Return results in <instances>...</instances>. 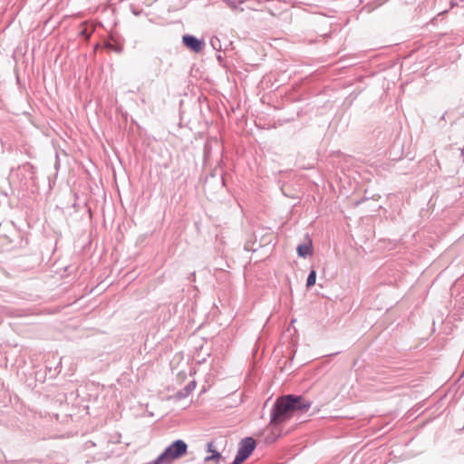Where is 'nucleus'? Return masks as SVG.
Returning <instances> with one entry per match:
<instances>
[{
	"label": "nucleus",
	"instance_id": "0eeeda50",
	"mask_svg": "<svg viewBox=\"0 0 464 464\" xmlns=\"http://www.w3.org/2000/svg\"><path fill=\"white\" fill-rule=\"evenodd\" d=\"M315 281H316V272H315V270H311L308 275V277H307L306 287L309 288V287L313 286L315 284Z\"/></svg>",
	"mask_w": 464,
	"mask_h": 464
},
{
	"label": "nucleus",
	"instance_id": "7ed1b4c3",
	"mask_svg": "<svg viewBox=\"0 0 464 464\" xmlns=\"http://www.w3.org/2000/svg\"><path fill=\"white\" fill-rule=\"evenodd\" d=\"M256 448V441L251 437H246L239 442L237 453L232 464H240L244 462Z\"/></svg>",
	"mask_w": 464,
	"mask_h": 464
},
{
	"label": "nucleus",
	"instance_id": "f257e3e1",
	"mask_svg": "<svg viewBox=\"0 0 464 464\" xmlns=\"http://www.w3.org/2000/svg\"><path fill=\"white\" fill-rule=\"evenodd\" d=\"M312 401L304 396L287 394L276 399L271 410L270 426L276 428L287 421L295 411L307 412Z\"/></svg>",
	"mask_w": 464,
	"mask_h": 464
},
{
	"label": "nucleus",
	"instance_id": "1a4fd4ad",
	"mask_svg": "<svg viewBox=\"0 0 464 464\" xmlns=\"http://www.w3.org/2000/svg\"><path fill=\"white\" fill-rule=\"evenodd\" d=\"M231 9L236 10L237 4L244 3L243 0H223Z\"/></svg>",
	"mask_w": 464,
	"mask_h": 464
},
{
	"label": "nucleus",
	"instance_id": "f03ea898",
	"mask_svg": "<svg viewBox=\"0 0 464 464\" xmlns=\"http://www.w3.org/2000/svg\"><path fill=\"white\" fill-rule=\"evenodd\" d=\"M188 452V445L182 440L173 441L166 450L160 454L162 459L166 464L180 459Z\"/></svg>",
	"mask_w": 464,
	"mask_h": 464
},
{
	"label": "nucleus",
	"instance_id": "20e7f679",
	"mask_svg": "<svg viewBox=\"0 0 464 464\" xmlns=\"http://www.w3.org/2000/svg\"><path fill=\"white\" fill-rule=\"evenodd\" d=\"M184 44L190 50L198 53L202 50L204 43L193 35L185 34L182 37Z\"/></svg>",
	"mask_w": 464,
	"mask_h": 464
},
{
	"label": "nucleus",
	"instance_id": "9d476101",
	"mask_svg": "<svg viewBox=\"0 0 464 464\" xmlns=\"http://www.w3.org/2000/svg\"><path fill=\"white\" fill-rule=\"evenodd\" d=\"M107 47H109V48H111V49L114 50L115 52H118V53H120V52H121V48L114 47L112 44H107Z\"/></svg>",
	"mask_w": 464,
	"mask_h": 464
},
{
	"label": "nucleus",
	"instance_id": "423d86ee",
	"mask_svg": "<svg viewBox=\"0 0 464 464\" xmlns=\"http://www.w3.org/2000/svg\"><path fill=\"white\" fill-rule=\"evenodd\" d=\"M208 451L211 452L212 455L208 456V457L205 458V461L206 462L210 461V460H218L221 458L220 453L216 451L213 449V443L212 442H208Z\"/></svg>",
	"mask_w": 464,
	"mask_h": 464
},
{
	"label": "nucleus",
	"instance_id": "6e6552de",
	"mask_svg": "<svg viewBox=\"0 0 464 464\" xmlns=\"http://www.w3.org/2000/svg\"><path fill=\"white\" fill-rule=\"evenodd\" d=\"M196 388V382L195 381H191L189 382L186 386L185 388L183 389L184 391V396H188L192 391H194Z\"/></svg>",
	"mask_w": 464,
	"mask_h": 464
},
{
	"label": "nucleus",
	"instance_id": "f8f14e48",
	"mask_svg": "<svg viewBox=\"0 0 464 464\" xmlns=\"http://www.w3.org/2000/svg\"><path fill=\"white\" fill-rule=\"evenodd\" d=\"M460 2H464V0H459Z\"/></svg>",
	"mask_w": 464,
	"mask_h": 464
},
{
	"label": "nucleus",
	"instance_id": "9b49d317",
	"mask_svg": "<svg viewBox=\"0 0 464 464\" xmlns=\"http://www.w3.org/2000/svg\"><path fill=\"white\" fill-rule=\"evenodd\" d=\"M177 396H178L179 398H183V397H185V396H184V391L179 392H178V394H177Z\"/></svg>",
	"mask_w": 464,
	"mask_h": 464
},
{
	"label": "nucleus",
	"instance_id": "39448f33",
	"mask_svg": "<svg viewBox=\"0 0 464 464\" xmlns=\"http://www.w3.org/2000/svg\"><path fill=\"white\" fill-rule=\"evenodd\" d=\"M312 252V243H304L297 246V253L299 256L305 257Z\"/></svg>",
	"mask_w": 464,
	"mask_h": 464
}]
</instances>
